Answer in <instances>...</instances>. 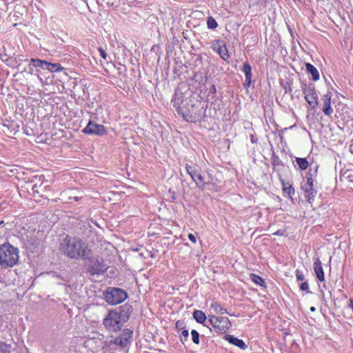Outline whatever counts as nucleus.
<instances>
[{
    "label": "nucleus",
    "mask_w": 353,
    "mask_h": 353,
    "mask_svg": "<svg viewBox=\"0 0 353 353\" xmlns=\"http://www.w3.org/2000/svg\"><path fill=\"white\" fill-rule=\"evenodd\" d=\"M283 194L285 196L288 195V196L291 197L292 195L294 194L295 190H294V188L292 187V185L288 184V186H287L284 183H283Z\"/></svg>",
    "instance_id": "obj_24"
},
{
    "label": "nucleus",
    "mask_w": 353,
    "mask_h": 353,
    "mask_svg": "<svg viewBox=\"0 0 353 353\" xmlns=\"http://www.w3.org/2000/svg\"><path fill=\"white\" fill-rule=\"evenodd\" d=\"M207 323L212 327L216 333H225L231 327V323L227 317H219L214 315H209Z\"/></svg>",
    "instance_id": "obj_6"
},
{
    "label": "nucleus",
    "mask_w": 353,
    "mask_h": 353,
    "mask_svg": "<svg viewBox=\"0 0 353 353\" xmlns=\"http://www.w3.org/2000/svg\"><path fill=\"white\" fill-rule=\"evenodd\" d=\"M83 132L89 135H96L99 137L104 136L107 134V130L104 125L98 124L90 121L87 125L83 129Z\"/></svg>",
    "instance_id": "obj_11"
},
{
    "label": "nucleus",
    "mask_w": 353,
    "mask_h": 353,
    "mask_svg": "<svg viewBox=\"0 0 353 353\" xmlns=\"http://www.w3.org/2000/svg\"><path fill=\"white\" fill-rule=\"evenodd\" d=\"M212 90L213 91V92H214V93H215V92H216V88H215V86H214V85H212Z\"/></svg>",
    "instance_id": "obj_36"
},
{
    "label": "nucleus",
    "mask_w": 353,
    "mask_h": 353,
    "mask_svg": "<svg viewBox=\"0 0 353 353\" xmlns=\"http://www.w3.org/2000/svg\"><path fill=\"white\" fill-rule=\"evenodd\" d=\"M226 340L231 344L239 347L241 350H245L247 348V345L245 342L240 339L236 338L232 335H227L225 336Z\"/></svg>",
    "instance_id": "obj_16"
},
{
    "label": "nucleus",
    "mask_w": 353,
    "mask_h": 353,
    "mask_svg": "<svg viewBox=\"0 0 353 353\" xmlns=\"http://www.w3.org/2000/svg\"><path fill=\"white\" fill-rule=\"evenodd\" d=\"M296 279L298 281H303L304 280L305 276L302 271L299 270H296Z\"/></svg>",
    "instance_id": "obj_29"
},
{
    "label": "nucleus",
    "mask_w": 353,
    "mask_h": 353,
    "mask_svg": "<svg viewBox=\"0 0 353 353\" xmlns=\"http://www.w3.org/2000/svg\"><path fill=\"white\" fill-rule=\"evenodd\" d=\"M59 250L67 257L73 259L85 260L91 256V250L84 241L68 235L61 241Z\"/></svg>",
    "instance_id": "obj_2"
},
{
    "label": "nucleus",
    "mask_w": 353,
    "mask_h": 353,
    "mask_svg": "<svg viewBox=\"0 0 353 353\" xmlns=\"http://www.w3.org/2000/svg\"><path fill=\"white\" fill-rule=\"evenodd\" d=\"M310 311H311V312H314V311H316V308H315V307H314V306H312V307L310 308Z\"/></svg>",
    "instance_id": "obj_34"
},
{
    "label": "nucleus",
    "mask_w": 353,
    "mask_h": 353,
    "mask_svg": "<svg viewBox=\"0 0 353 353\" xmlns=\"http://www.w3.org/2000/svg\"><path fill=\"white\" fill-rule=\"evenodd\" d=\"M121 314L115 310H110L103 323L105 327L110 332H116L121 329L123 325Z\"/></svg>",
    "instance_id": "obj_7"
},
{
    "label": "nucleus",
    "mask_w": 353,
    "mask_h": 353,
    "mask_svg": "<svg viewBox=\"0 0 353 353\" xmlns=\"http://www.w3.org/2000/svg\"><path fill=\"white\" fill-rule=\"evenodd\" d=\"M275 234H280V232H279V231H278V232H276Z\"/></svg>",
    "instance_id": "obj_38"
},
{
    "label": "nucleus",
    "mask_w": 353,
    "mask_h": 353,
    "mask_svg": "<svg viewBox=\"0 0 353 353\" xmlns=\"http://www.w3.org/2000/svg\"><path fill=\"white\" fill-rule=\"evenodd\" d=\"M176 329L179 330H183L184 329V323L181 321H177L175 324Z\"/></svg>",
    "instance_id": "obj_31"
},
{
    "label": "nucleus",
    "mask_w": 353,
    "mask_h": 353,
    "mask_svg": "<svg viewBox=\"0 0 353 353\" xmlns=\"http://www.w3.org/2000/svg\"><path fill=\"white\" fill-rule=\"evenodd\" d=\"M210 309L217 314H229L225 308L218 302H213L210 305Z\"/></svg>",
    "instance_id": "obj_19"
},
{
    "label": "nucleus",
    "mask_w": 353,
    "mask_h": 353,
    "mask_svg": "<svg viewBox=\"0 0 353 353\" xmlns=\"http://www.w3.org/2000/svg\"><path fill=\"white\" fill-rule=\"evenodd\" d=\"M85 343L94 353H105L114 349L112 339L99 332L92 333Z\"/></svg>",
    "instance_id": "obj_3"
},
{
    "label": "nucleus",
    "mask_w": 353,
    "mask_h": 353,
    "mask_svg": "<svg viewBox=\"0 0 353 353\" xmlns=\"http://www.w3.org/2000/svg\"><path fill=\"white\" fill-rule=\"evenodd\" d=\"M185 169L188 174L191 176L192 180L195 183L196 188L203 190L205 188V185L208 183L205 177L194 166L186 164Z\"/></svg>",
    "instance_id": "obj_10"
},
{
    "label": "nucleus",
    "mask_w": 353,
    "mask_h": 353,
    "mask_svg": "<svg viewBox=\"0 0 353 353\" xmlns=\"http://www.w3.org/2000/svg\"><path fill=\"white\" fill-rule=\"evenodd\" d=\"M207 26L209 29L214 30L218 26V23L212 17H208L207 19Z\"/></svg>",
    "instance_id": "obj_26"
},
{
    "label": "nucleus",
    "mask_w": 353,
    "mask_h": 353,
    "mask_svg": "<svg viewBox=\"0 0 353 353\" xmlns=\"http://www.w3.org/2000/svg\"><path fill=\"white\" fill-rule=\"evenodd\" d=\"M331 98L332 93L330 92H327L325 94H324L322 97L323 101V107L322 111L326 116H331L333 113V109L331 107Z\"/></svg>",
    "instance_id": "obj_13"
},
{
    "label": "nucleus",
    "mask_w": 353,
    "mask_h": 353,
    "mask_svg": "<svg viewBox=\"0 0 353 353\" xmlns=\"http://www.w3.org/2000/svg\"><path fill=\"white\" fill-rule=\"evenodd\" d=\"M305 68L307 72L311 74L313 81H317L319 79V71L312 64L310 63H305Z\"/></svg>",
    "instance_id": "obj_18"
},
{
    "label": "nucleus",
    "mask_w": 353,
    "mask_h": 353,
    "mask_svg": "<svg viewBox=\"0 0 353 353\" xmlns=\"http://www.w3.org/2000/svg\"><path fill=\"white\" fill-rule=\"evenodd\" d=\"M318 166H316L314 170L310 168L306 174V183L303 186V190L305 192V196L307 202L312 203L317 194V190L314 188L315 178L317 175Z\"/></svg>",
    "instance_id": "obj_5"
},
{
    "label": "nucleus",
    "mask_w": 353,
    "mask_h": 353,
    "mask_svg": "<svg viewBox=\"0 0 353 353\" xmlns=\"http://www.w3.org/2000/svg\"><path fill=\"white\" fill-rule=\"evenodd\" d=\"M188 336L189 332L188 330L185 329L181 331L180 341L183 344H184L185 342L188 341Z\"/></svg>",
    "instance_id": "obj_28"
},
{
    "label": "nucleus",
    "mask_w": 353,
    "mask_h": 353,
    "mask_svg": "<svg viewBox=\"0 0 353 353\" xmlns=\"http://www.w3.org/2000/svg\"><path fill=\"white\" fill-rule=\"evenodd\" d=\"M4 224V221H0V225H2Z\"/></svg>",
    "instance_id": "obj_37"
},
{
    "label": "nucleus",
    "mask_w": 353,
    "mask_h": 353,
    "mask_svg": "<svg viewBox=\"0 0 353 353\" xmlns=\"http://www.w3.org/2000/svg\"><path fill=\"white\" fill-rule=\"evenodd\" d=\"M99 52L100 55L103 57V59L106 60L108 54L102 48H99Z\"/></svg>",
    "instance_id": "obj_32"
},
{
    "label": "nucleus",
    "mask_w": 353,
    "mask_h": 353,
    "mask_svg": "<svg viewBox=\"0 0 353 353\" xmlns=\"http://www.w3.org/2000/svg\"><path fill=\"white\" fill-rule=\"evenodd\" d=\"M104 299L110 305H117L124 301L127 298L125 291L118 288H110L103 294Z\"/></svg>",
    "instance_id": "obj_8"
},
{
    "label": "nucleus",
    "mask_w": 353,
    "mask_h": 353,
    "mask_svg": "<svg viewBox=\"0 0 353 353\" xmlns=\"http://www.w3.org/2000/svg\"><path fill=\"white\" fill-rule=\"evenodd\" d=\"M250 279H251L252 281L254 282V283H256V285H259L261 286H265V281L260 276L256 275L255 274H251Z\"/></svg>",
    "instance_id": "obj_25"
},
{
    "label": "nucleus",
    "mask_w": 353,
    "mask_h": 353,
    "mask_svg": "<svg viewBox=\"0 0 353 353\" xmlns=\"http://www.w3.org/2000/svg\"><path fill=\"white\" fill-rule=\"evenodd\" d=\"M304 97L310 107L316 110L318 106V95L312 84H303L301 86Z\"/></svg>",
    "instance_id": "obj_9"
},
{
    "label": "nucleus",
    "mask_w": 353,
    "mask_h": 353,
    "mask_svg": "<svg viewBox=\"0 0 353 353\" xmlns=\"http://www.w3.org/2000/svg\"><path fill=\"white\" fill-rule=\"evenodd\" d=\"M214 50L224 61H227L230 58V54L225 43L219 45L217 48H214Z\"/></svg>",
    "instance_id": "obj_17"
},
{
    "label": "nucleus",
    "mask_w": 353,
    "mask_h": 353,
    "mask_svg": "<svg viewBox=\"0 0 353 353\" xmlns=\"http://www.w3.org/2000/svg\"><path fill=\"white\" fill-rule=\"evenodd\" d=\"M299 288L302 291H306V292H309V291H308L309 284H308L307 281L302 282L301 283H300Z\"/></svg>",
    "instance_id": "obj_30"
},
{
    "label": "nucleus",
    "mask_w": 353,
    "mask_h": 353,
    "mask_svg": "<svg viewBox=\"0 0 353 353\" xmlns=\"http://www.w3.org/2000/svg\"><path fill=\"white\" fill-rule=\"evenodd\" d=\"M241 71L245 74V83L248 86H250L252 82V67L250 63L245 62L243 65V68Z\"/></svg>",
    "instance_id": "obj_15"
},
{
    "label": "nucleus",
    "mask_w": 353,
    "mask_h": 353,
    "mask_svg": "<svg viewBox=\"0 0 353 353\" xmlns=\"http://www.w3.org/2000/svg\"><path fill=\"white\" fill-rule=\"evenodd\" d=\"M193 317L199 323H203L207 319L205 314L201 310H195L193 312Z\"/></svg>",
    "instance_id": "obj_21"
},
{
    "label": "nucleus",
    "mask_w": 353,
    "mask_h": 353,
    "mask_svg": "<svg viewBox=\"0 0 353 353\" xmlns=\"http://www.w3.org/2000/svg\"><path fill=\"white\" fill-rule=\"evenodd\" d=\"M73 199L75 201H78L81 198L78 196H74Z\"/></svg>",
    "instance_id": "obj_35"
},
{
    "label": "nucleus",
    "mask_w": 353,
    "mask_h": 353,
    "mask_svg": "<svg viewBox=\"0 0 353 353\" xmlns=\"http://www.w3.org/2000/svg\"><path fill=\"white\" fill-rule=\"evenodd\" d=\"M63 70H64V68L62 67L60 63H52L49 62V65L48 66L47 70L50 71V72H58L63 71Z\"/></svg>",
    "instance_id": "obj_23"
},
{
    "label": "nucleus",
    "mask_w": 353,
    "mask_h": 353,
    "mask_svg": "<svg viewBox=\"0 0 353 353\" xmlns=\"http://www.w3.org/2000/svg\"><path fill=\"white\" fill-rule=\"evenodd\" d=\"M191 336H192V340L193 343L196 345L199 344V342H200L199 336H199V332L195 330H192L191 331Z\"/></svg>",
    "instance_id": "obj_27"
},
{
    "label": "nucleus",
    "mask_w": 353,
    "mask_h": 353,
    "mask_svg": "<svg viewBox=\"0 0 353 353\" xmlns=\"http://www.w3.org/2000/svg\"><path fill=\"white\" fill-rule=\"evenodd\" d=\"M188 239H189V240H190V241H191L192 243H196V239L195 236H194L193 234L190 233V234H188Z\"/></svg>",
    "instance_id": "obj_33"
},
{
    "label": "nucleus",
    "mask_w": 353,
    "mask_h": 353,
    "mask_svg": "<svg viewBox=\"0 0 353 353\" xmlns=\"http://www.w3.org/2000/svg\"><path fill=\"white\" fill-rule=\"evenodd\" d=\"M295 162L301 170H306L309 166V162L306 158L296 157Z\"/></svg>",
    "instance_id": "obj_22"
},
{
    "label": "nucleus",
    "mask_w": 353,
    "mask_h": 353,
    "mask_svg": "<svg viewBox=\"0 0 353 353\" xmlns=\"http://www.w3.org/2000/svg\"><path fill=\"white\" fill-rule=\"evenodd\" d=\"M19 250L10 243L0 246V265L3 268H11L19 261Z\"/></svg>",
    "instance_id": "obj_4"
},
{
    "label": "nucleus",
    "mask_w": 353,
    "mask_h": 353,
    "mask_svg": "<svg viewBox=\"0 0 353 353\" xmlns=\"http://www.w3.org/2000/svg\"><path fill=\"white\" fill-rule=\"evenodd\" d=\"M172 102L177 112L188 122L196 123L204 114L203 108L200 107V103L190 104L184 94L179 89L175 90Z\"/></svg>",
    "instance_id": "obj_1"
},
{
    "label": "nucleus",
    "mask_w": 353,
    "mask_h": 353,
    "mask_svg": "<svg viewBox=\"0 0 353 353\" xmlns=\"http://www.w3.org/2000/svg\"><path fill=\"white\" fill-rule=\"evenodd\" d=\"M30 61L32 63L33 66L35 68H40L43 70H48V66L49 65L48 61L41 60L39 59H31Z\"/></svg>",
    "instance_id": "obj_20"
},
{
    "label": "nucleus",
    "mask_w": 353,
    "mask_h": 353,
    "mask_svg": "<svg viewBox=\"0 0 353 353\" xmlns=\"http://www.w3.org/2000/svg\"><path fill=\"white\" fill-rule=\"evenodd\" d=\"M314 271L317 279L322 282L325 280L324 271L319 259H316L313 263Z\"/></svg>",
    "instance_id": "obj_14"
},
{
    "label": "nucleus",
    "mask_w": 353,
    "mask_h": 353,
    "mask_svg": "<svg viewBox=\"0 0 353 353\" xmlns=\"http://www.w3.org/2000/svg\"><path fill=\"white\" fill-rule=\"evenodd\" d=\"M133 332L130 329H124L120 336L114 339H112L113 345H117L121 347H126L132 338Z\"/></svg>",
    "instance_id": "obj_12"
}]
</instances>
